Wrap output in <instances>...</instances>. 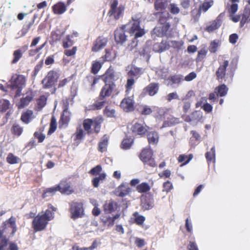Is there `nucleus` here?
<instances>
[{
	"mask_svg": "<svg viewBox=\"0 0 250 250\" xmlns=\"http://www.w3.org/2000/svg\"><path fill=\"white\" fill-rule=\"evenodd\" d=\"M140 18L139 15L133 17L132 26L130 27L129 31L131 39V42L128 45V49L133 53L136 52L138 49V39L142 37L145 34L144 28L140 26Z\"/></svg>",
	"mask_w": 250,
	"mask_h": 250,
	"instance_id": "f257e3e1",
	"label": "nucleus"
},
{
	"mask_svg": "<svg viewBox=\"0 0 250 250\" xmlns=\"http://www.w3.org/2000/svg\"><path fill=\"white\" fill-rule=\"evenodd\" d=\"M49 209H46L42 214H38L34 217L32 222V226L35 232L44 230L49 221L54 218V211H56V208L51 205L48 206Z\"/></svg>",
	"mask_w": 250,
	"mask_h": 250,
	"instance_id": "f03ea898",
	"label": "nucleus"
},
{
	"mask_svg": "<svg viewBox=\"0 0 250 250\" xmlns=\"http://www.w3.org/2000/svg\"><path fill=\"white\" fill-rule=\"evenodd\" d=\"M119 77V74L115 72L111 68L106 71L104 75L101 76V81L104 85L100 92L101 97H109L111 94L116 89V85L114 81L118 80Z\"/></svg>",
	"mask_w": 250,
	"mask_h": 250,
	"instance_id": "7ed1b4c3",
	"label": "nucleus"
},
{
	"mask_svg": "<svg viewBox=\"0 0 250 250\" xmlns=\"http://www.w3.org/2000/svg\"><path fill=\"white\" fill-rule=\"evenodd\" d=\"M8 86L12 90L15 91V97L21 95L22 89L26 83V79L22 75L15 74L12 76Z\"/></svg>",
	"mask_w": 250,
	"mask_h": 250,
	"instance_id": "20e7f679",
	"label": "nucleus"
},
{
	"mask_svg": "<svg viewBox=\"0 0 250 250\" xmlns=\"http://www.w3.org/2000/svg\"><path fill=\"white\" fill-rule=\"evenodd\" d=\"M93 123L94 121L91 119L84 120L83 123L84 130L82 129L81 125H79L76 128V132L74 134V140L75 141H81L84 138L86 134H90L92 132L91 126Z\"/></svg>",
	"mask_w": 250,
	"mask_h": 250,
	"instance_id": "39448f33",
	"label": "nucleus"
},
{
	"mask_svg": "<svg viewBox=\"0 0 250 250\" xmlns=\"http://www.w3.org/2000/svg\"><path fill=\"white\" fill-rule=\"evenodd\" d=\"M60 76L58 71L55 70L49 71L42 81L43 88L47 89L52 87L57 83Z\"/></svg>",
	"mask_w": 250,
	"mask_h": 250,
	"instance_id": "423d86ee",
	"label": "nucleus"
},
{
	"mask_svg": "<svg viewBox=\"0 0 250 250\" xmlns=\"http://www.w3.org/2000/svg\"><path fill=\"white\" fill-rule=\"evenodd\" d=\"M71 217L74 219L81 218L84 214L83 204L81 202L73 201L69 203Z\"/></svg>",
	"mask_w": 250,
	"mask_h": 250,
	"instance_id": "0eeeda50",
	"label": "nucleus"
},
{
	"mask_svg": "<svg viewBox=\"0 0 250 250\" xmlns=\"http://www.w3.org/2000/svg\"><path fill=\"white\" fill-rule=\"evenodd\" d=\"M9 228L12 229L10 236L13 237L15 235V233L17 231L16 220L13 216H11L8 219L3 222L2 225L0 226V229L6 233Z\"/></svg>",
	"mask_w": 250,
	"mask_h": 250,
	"instance_id": "6e6552de",
	"label": "nucleus"
},
{
	"mask_svg": "<svg viewBox=\"0 0 250 250\" xmlns=\"http://www.w3.org/2000/svg\"><path fill=\"white\" fill-rule=\"evenodd\" d=\"M118 2L117 0H113L111 4L110 10L108 13L109 16H113L116 20L123 16L124 12V7L122 5L118 6Z\"/></svg>",
	"mask_w": 250,
	"mask_h": 250,
	"instance_id": "1a4fd4ad",
	"label": "nucleus"
},
{
	"mask_svg": "<svg viewBox=\"0 0 250 250\" xmlns=\"http://www.w3.org/2000/svg\"><path fill=\"white\" fill-rule=\"evenodd\" d=\"M133 17L132 18V21H130L127 25H124L122 28L117 29L115 31V39L117 42L121 44L124 43L126 40V36L125 35V30L127 29L129 30L130 27L132 26Z\"/></svg>",
	"mask_w": 250,
	"mask_h": 250,
	"instance_id": "9d476101",
	"label": "nucleus"
},
{
	"mask_svg": "<svg viewBox=\"0 0 250 250\" xmlns=\"http://www.w3.org/2000/svg\"><path fill=\"white\" fill-rule=\"evenodd\" d=\"M159 22L161 26L154 28L153 31L155 33L157 34L158 36H163L166 34L170 27V24L167 22V18L163 17H160Z\"/></svg>",
	"mask_w": 250,
	"mask_h": 250,
	"instance_id": "9b49d317",
	"label": "nucleus"
},
{
	"mask_svg": "<svg viewBox=\"0 0 250 250\" xmlns=\"http://www.w3.org/2000/svg\"><path fill=\"white\" fill-rule=\"evenodd\" d=\"M57 191L62 194L70 195L74 192V190L70 182L67 180H62L59 184L56 185Z\"/></svg>",
	"mask_w": 250,
	"mask_h": 250,
	"instance_id": "f8f14e48",
	"label": "nucleus"
},
{
	"mask_svg": "<svg viewBox=\"0 0 250 250\" xmlns=\"http://www.w3.org/2000/svg\"><path fill=\"white\" fill-rule=\"evenodd\" d=\"M34 95L32 90H28L25 94L21 99L17 105L19 109H21L28 105L30 103L33 101Z\"/></svg>",
	"mask_w": 250,
	"mask_h": 250,
	"instance_id": "ddd939ff",
	"label": "nucleus"
},
{
	"mask_svg": "<svg viewBox=\"0 0 250 250\" xmlns=\"http://www.w3.org/2000/svg\"><path fill=\"white\" fill-rule=\"evenodd\" d=\"M95 187H98L99 184L103 183L106 177V174L102 171V168L100 165L95 167Z\"/></svg>",
	"mask_w": 250,
	"mask_h": 250,
	"instance_id": "4468645a",
	"label": "nucleus"
},
{
	"mask_svg": "<svg viewBox=\"0 0 250 250\" xmlns=\"http://www.w3.org/2000/svg\"><path fill=\"white\" fill-rule=\"evenodd\" d=\"M67 10V6L62 1H59L52 6V12L55 15H62Z\"/></svg>",
	"mask_w": 250,
	"mask_h": 250,
	"instance_id": "2eb2a0df",
	"label": "nucleus"
},
{
	"mask_svg": "<svg viewBox=\"0 0 250 250\" xmlns=\"http://www.w3.org/2000/svg\"><path fill=\"white\" fill-rule=\"evenodd\" d=\"M121 106L125 112H129L134 109V102L132 98L130 97L124 98L121 103Z\"/></svg>",
	"mask_w": 250,
	"mask_h": 250,
	"instance_id": "dca6fc26",
	"label": "nucleus"
},
{
	"mask_svg": "<svg viewBox=\"0 0 250 250\" xmlns=\"http://www.w3.org/2000/svg\"><path fill=\"white\" fill-rule=\"evenodd\" d=\"M130 188L124 185H120L114 191V194L119 197H123L130 192Z\"/></svg>",
	"mask_w": 250,
	"mask_h": 250,
	"instance_id": "f3484780",
	"label": "nucleus"
},
{
	"mask_svg": "<svg viewBox=\"0 0 250 250\" xmlns=\"http://www.w3.org/2000/svg\"><path fill=\"white\" fill-rule=\"evenodd\" d=\"M229 65V61H225L223 63L220 65L216 72L217 80L223 79L226 75V68Z\"/></svg>",
	"mask_w": 250,
	"mask_h": 250,
	"instance_id": "a211bd4d",
	"label": "nucleus"
},
{
	"mask_svg": "<svg viewBox=\"0 0 250 250\" xmlns=\"http://www.w3.org/2000/svg\"><path fill=\"white\" fill-rule=\"evenodd\" d=\"M148 128V127L146 125H144L139 123H135L132 125L131 130L132 132L142 135L144 134L147 131Z\"/></svg>",
	"mask_w": 250,
	"mask_h": 250,
	"instance_id": "6ab92c4d",
	"label": "nucleus"
},
{
	"mask_svg": "<svg viewBox=\"0 0 250 250\" xmlns=\"http://www.w3.org/2000/svg\"><path fill=\"white\" fill-rule=\"evenodd\" d=\"M142 207L146 210L150 209L154 206V200L150 196H146L142 199Z\"/></svg>",
	"mask_w": 250,
	"mask_h": 250,
	"instance_id": "aec40b11",
	"label": "nucleus"
},
{
	"mask_svg": "<svg viewBox=\"0 0 250 250\" xmlns=\"http://www.w3.org/2000/svg\"><path fill=\"white\" fill-rule=\"evenodd\" d=\"M34 118L33 111L31 110L27 109L21 114V120L24 123L28 124Z\"/></svg>",
	"mask_w": 250,
	"mask_h": 250,
	"instance_id": "412c9836",
	"label": "nucleus"
},
{
	"mask_svg": "<svg viewBox=\"0 0 250 250\" xmlns=\"http://www.w3.org/2000/svg\"><path fill=\"white\" fill-rule=\"evenodd\" d=\"M70 120V113L68 111H63L59 121V127L67 125Z\"/></svg>",
	"mask_w": 250,
	"mask_h": 250,
	"instance_id": "4be33fe9",
	"label": "nucleus"
},
{
	"mask_svg": "<svg viewBox=\"0 0 250 250\" xmlns=\"http://www.w3.org/2000/svg\"><path fill=\"white\" fill-rule=\"evenodd\" d=\"M106 38L103 37H100L97 39L95 43V51H99L104 47L107 43Z\"/></svg>",
	"mask_w": 250,
	"mask_h": 250,
	"instance_id": "5701e85b",
	"label": "nucleus"
},
{
	"mask_svg": "<svg viewBox=\"0 0 250 250\" xmlns=\"http://www.w3.org/2000/svg\"><path fill=\"white\" fill-rule=\"evenodd\" d=\"M159 86L157 83H151L146 87L145 90L150 96L155 95L159 90Z\"/></svg>",
	"mask_w": 250,
	"mask_h": 250,
	"instance_id": "b1692460",
	"label": "nucleus"
},
{
	"mask_svg": "<svg viewBox=\"0 0 250 250\" xmlns=\"http://www.w3.org/2000/svg\"><path fill=\"white\" fill-rule=\"evenodd\" d=\"M23 131V127L19 124H14L11 128V132L12 135L17 137L20 136Z\"/></svg>",
	"mask_w": 250,
	"mask_h": 250,
	"instance_id": "393cba45",
	"label": "nucleus"
},
{
	"mask_svg": "<svg viewBox=\"0 0 250 250\" xmlns=\"http://www.w3.org/2000/svg\"><path fill=\"white\" fill-rule=\"evenodd\" d=\"M108 142V137L106 135H104L101 139L98 146V150L101 152H103L106 149Z\"/></svg>",
	"mask_w": 250,
	"mask_h": 250,
	"instance_id": "a878e982",
	"label": "nucleus"
},
{
	"mask_svg": "<svg viewBox=\"0 0 250 250\" xmlns=\"http://www.w3.org/2000/svg\"><path fill=\"white\" fill-rule=\"evenodd\" d=\"M5 233H6L0 229V250H3L8 244L9 239Z\"/></svg>",
	"mask_w": 250,
	"mask_h": 250,
	"instance_id": "bb28decb",
	"label": "nucleus"
},
{
	"mask_svg": "<svg viewBox=\"0 0 250 250\" xmlns=\"http://www.w3.org/2000/svg\"><path fill=\"white\" fill-rule=\"evenodd\" d=\"M147 139L149 143L156 144L159 141V135L155 131L149 132L147 134Z\"/></svg>",
	"mask_w": 250,
	"mask_h": 250,
	"instance_id": "cd10ccee",
	"label": "nucleus"
},
{
	"mask_svg": "<svg viewBox=\"0 0 250 250\" xmlns=\"http://www.w3.org/2000/svg\"><path fill=\"white\" fill-rule=\"evenodd\" d=\"M246 22H250V7L249 5H247L245 9L240 23L243 25Z\"/></svg>",
	"mask_w": 250,
	"mask_h": 250,
	"instance_id": "c85d7f7f",
	"label": "nucleus"
},
{
	"mask_svg": "<svg viewBox=\"0 0 250 250\" xmlns=\"http://www.w3.org/2000/svg\"><path fill=\"white\" fill-rule=\"evenodd\" d=\"M228 88L227 86L224 84H221L215 89V93H217V96L221 97L225 96L227 95Z\"/></svg>",
	"mask_w": 250,
	"mask_h": 250,
	"instance_id": "c756f323",
	"label": "nucleus"
},
{
	"mask_svg": "<svg viewBox=\"0 0 250 250\" xmlns=\"http://www.w3.org/2000/svg\"><path fill=\"white\" fill-rule=\"evenodd\" d=\"M37 16L34 15L31 21L27 24L24 25L21 29V36H24L29 31L33 25Z\"/></svg>",
	"mask_w": 250,
	"mask_h": 250,
	"instance_id": "7c9ffc66",
	"label": "nucleus"
},
{
	"mask_svg": "<svg viewBox=\"0 0 250 250\" xmlns=\"http://www.w3.org/2000/svg\"><path fill=\"white\" fill-rule=\"evenodd\" d=\"M57 191H58L56 186L51 188H47L44 190L42 194V197L44 199L47 197L52 196L54 195Z\"/></svg>",
	"mask_w": 250,
	"mask_h": 250,
	"instance_id": "2f4dec72",
	"label": "nucleus"
},
{
	"mask_svg": "<svg viewBox=\"0 0 250 250\" xmlns=\"http://www.w3.org/2000/svg\"><path fill=\"white\" fill-rule=\"evenodd\" d=\"M104 208L105 211L112 212L117 209V204L115 202L111 200L105 204Z\"/></svg>",
	"mask_w": 250,
	"mask_h": 250,
	"instance_id": "473e14b6",
	"label": "nucleus"
},
{
	"mask_svg": "<svg viewBox=\"0 0 250 250\" xmlns=\"http://www.w3.org/2000/svg\"><path fill=\"white\" fill-rule=\"evenodd\" d=\"M47 97L43 95L37 100V105L38 110H41L46 104Z\"/></svg>",
	"mask_w": 250,
	"mask_h": 250,
	"instance_id": "72a5a7b5",
	"label": "nucleus"
},
{
	"mask_svg": "<svg viewBox=\"0 0 250 250\" xmlns=\"http://www.w3.org/2000/svg\"><path fill=\"white\" fill-rule=\"evenodd\" d=\"M166 0H156L155 2V8L156 10H163L167 6Z\"/></svg>",
	"mask_w": 250,
	"mask_h": 250,
	"instance_id": "f704fd0d",
	"label": "nucleus"
},
{
	"mask_svg": "<svg viewBox=\"0 0 250 250\" xmlns=\"http://www.w3.org/2000/svg\"><path fill=\"white\" fill-rule=\"evenodd\" d=\"M152 151L148 149H144L141 153V159L144 163L145 160L152 158Z\"/></svg>",
	"mask_w": 250,
	"mask_h": 250,
	"instance_id": "c9c22d12",
	"label": "nucleus"
},
{
	"mask_svg": "<svg viewBox=\"0 0 250 250\" xmlns=\"http://www.w3.org/2000/svg\"><path fill=\"white\" fill-rule=\"evenodd\" d=\"M202 113L198 111H195L193 112L189 117H187L185 119V121L187 122H190L191 121H199L202 118Z\"/></svg>",
	"mask_w": 250,
	"mask_h": 250,
	"instance_id": "e433bc0d",
	"label": "nucleus"
},
{
	"mask_svg": "<svg viewBox=\"0 0 250 250\" xmlns=\"http://www.w3.org/2000/svg\"><path fill=\"white\" fill-rule=\"evenodd\" d=\"M10 102L8 100H0V112H4L9 108Z\"/></svg>",
	"mask_w": 250,
	"mask_h": 250,
	"instance_id": "4c0bfd02",
	"label": "nucleus"
},
{
	"mask_svg": "<svg viewBox=\"0 0 250 250\" xmlns=\"http://www.w3.org/2000/svg\"><path fill=\"white\" fill-rule=\"evenodd\" d=\"M221 24V21L220 20L217 19L215 21H214L211 25L208 26L207 27V31H208V32H211L213 31L214 30L218 28Z\"/></svg>",
	"mask_w": 250,
	"mask_h": 250,
	"instance_id": "58836bf2",
	"label": "nucleus"
},
{
	"mask_svg": "<svg viewBox=\"0 0 250 250\" xmlns=\"http://www.w3.org/2000/svg\"><path fill=\"white\" fill-rule=\"evenodd\" d=\"M20 159L18 157L15 156L13 153H9L6 158L7 162L11 165L16 164L19 162Z\"/></svg>",
	"mask_w": 250,
	"mask_h": 250,
	"instance_id": "ea45409f",
	"label": "nucleus"
},
{
	"mask_svg": "<svg viewBox=\"0 0 250 250\" xmlns=\"http://www.w3.org/2000/svg\"><path fill=\"white\" fill-rule=\"evenodd\" d=\"M72 38V36L68 35H67L66 37L63 40L62 45L64 48H67L73 45L74 42L73 41L71 40Z\"/></svg>",
	"mask_w": 250,
	"mask_h": 250,
	"instance_id": "a19ab883",
	"label": "nucleus"
},
{
	"mask_svg": "<svg viewBox=\"0 0 250 250\" xmlns=\"http://www.w3.org/2000/svg\"><path fill=\"white\" fill-rule=\"evenodd\" d=\"M13 59L11 62L12 64L17 63L22 56V50L21 49H17L13 52Z\"/></svg>",
	"mask_w": 250,
	"mask_h": 250,
	"instance_id": "79ce46f5",
	"label": "nucleus"
},
{
	"mask_svg": "<svg viewBox=\"0 0 250 250\" xmlns=\"http://www.w3.org/2000/svg\"><path fill=\"white\" fill-rule=\"evenodd\" d=\"M57 128V122L56 119L54 116H52L51 119L49 129L48 131L47 134L51 135L54 133Z\"/></svg>",
	"mask_w": 250,
	"mask_h": 250,
	"instance_id": "37998d69",
	"label": "nucleus"
},
{
	"mask_svg": "<svg viewBox=\"0 0 250 250\" xmlns=\"http://www.w3.org/2000/svg\"><path fill=\"white\" fill-rule=\"evenodd\" d=\"M150 189V186L146 183H142L137 187V191L140 193L146 192L148 191Z\"/></svg>",
	"mask_w": 250,
	"mask_h": 250,
	"instance_id": "c03bdc74",
	"label": "nucleus"
},
{
	"mask_svg": "<svg viewBox=\"0 0 250 250\" xmlns=\"http://www.w3.org/2000/svg\"><path fill=\"white\" fill-rule=\"evenodd\" d=\"M166 49V43L162 42L161 43H156L153 46V49L155 52H163Z\"/></svg>",
	"mask_w": 250,
	"mask_h": 250,
	"instance_id": "a18cd8bd",
	"label": "nucleus"
},
{
	"mask_svg": "<svg viewBox=\"0 0 250 250\" xmlns=\"http://www.w3.org/2000/svg\"><path fill=\"white\" fill-rule=\"evenodd\" d=\"M103 121L102 116H100L95 119V132L98 133L100 131L101 128V125Z\"/></svg>",
	"mask_w": 250,
	"mask_h": 250,
	"instance_id": "49530a36",
	"label": "nucleus"
},
{
	"mask_svg": "<svg viewBox=\"0 0 250 250\" xmlns=\"http://www.w3.org/2000/svg\"><path fill=\"white\" fill-rule=\"evenodd\" d=\"M100 97L101 98V101H97L95 103V109H100L102 107H103L106 104H107L106 101L104 99L105 97H101L100 95Z\"/></svg>",
	"mask_w": 250,
	"mask_h": 250,
	"instance_id": "de8ad7c7",
	"label": "nucleus"
},
{
	"mask_svg": "<svg viewBox=\"0 0 250 250\" xmlns=\"http://www.w3.org/2000/svg\"><path fill=\"white\" fill-rule=\"evenodd\" d=\"M45 42L42 44V45L39 46L36 49H30L28 51V55L30 57H33L36 55L39 52H40L45 46Z\"/></svg>",
	"mask_w": 250,
	"mask_h": 250,
	"instance_id": "09e8293b",
	"label": "nucleus"
},
{
	"mask_svg": "<svg viewBox=\"0 0 250 250\" xmlns=\"http://www.w3.org/2000/svg\"><path fill=\"white\" fill-rule=\"evenodd\" d=\"M215 156V147L213 146L211 148L210 152H208L206 153V157L208 161H211L212 158L213 159V161H214Z\"/></svg>",
	"mask_w": 250,
	"mask_h": 250,
	"instance_id": "8fccbe9b",
	"label": "nucleus"
},
{
	"mask_svg": "<svg viewBox=\"0 0 250 250\" xmlns=\"http://www.w3.org/2000/svg\"><path fill=\"white\" fill-rule=\"evenodd\" d=\"M132 140L131 139H126L123 141L121 147L123 149H127L130 148L132 143Z\"/></svg>",
	"mask_w": 250,
	"mask_h": 250,
	"instance_id": "3c124183",
	"label": "nucleus"
},
{
	"mask_svg": "<svg viewBox=\"0 0 250 250\" xmlns=\"http://www.w3.org/2000/svg\"><path fill=\"white\" fill-rule=\"evenodd\" d=\"M213 1L212 0H210L207 2H205L200 7V10H202L204 12H206L211 6L213 5Z\"/></svg>",
	"mask_w": 250,
	"mask_h": 250,
	"instance_id": "603ef678",
	"label": "nucleus"
},
{
	"mask_svg": "<svg viewBox=\"0 0 250 250\" xmlns=\"http://www.w3.org/2000/svg\"><path fill=\"white\" fill-rule=\"evenodd\" d=\"M105 60L104 57H102V59H100L99 61H97L95 62V75L98 73L99 70L102 67V64L104 62Z\"/></svg>",
	"mask_w": 250,
	"mask_h": 250,
	"instance_id": "864d4df0",
	"label": "nucleus"
},
{
	"mask_svg": "<svg viewBox=\"0 0 250 250\" xmlns=\"http://www.w3.org/2000/svg\"><path fill=\"white\" fill-rule=\"evenodd\" d=\"M62 34L58 33L56 31H53L51 33V39L54 42H57L61 40Z\"/></svg>",
	"mask_w": 250,
	"mask_h": 250,
	"instance_id": "5fc2aeb1",
	"label": "nucleus"
},
{
	"mask_svg": "<svg viewBox=\"0 0 250 250\" xmlns=\"http://www.w3.org/2000/svg\"><path fill=\"white\" fill-rule=\"evenodd\" d=\"M72 79V77H69L60 81L58 85V88H60L64 87L68 82L71 81Z\"/></svg>",
	"mask_w": 250,
	"mask_h": 250,
	"instance_id": "6e6d98bb",
	"label": "nucleus"
},
{
	"mask_svg": "<svg viewBox=\"0 0 250 250\" xmlns=\"http://www.w3.org/2000/svg\"><path fill=\"white\" fill-rule=\"evenodd\" d=\"M77 50V47L74 46L71 49H66L64 51V53L65 55L67 57H70L74 55Z\"/></svg>",
	"mask_w": 250,
	"mask_h": 250,
	"instance_id": "4d7b16f0",
	"label": "nucleus"
},
{
	"mask_svg": "<svg viewBox=\"0 0 250 250\" xmlns=\"http://www.w3.org/2000/svg\"><path fill=\"white\" fill-rule=\"evenodd\" d=\"M133 215L135 217L136 223L138 225H142L145 220V217L143 216H139L137 212L134 213Z\"/></svg>",
	"mask_w": 250,
	"mask_h": 250,
	"instance_id": "13d9d810",
	"label": "nucleus"
},
{
	"mask_svg": "<svg viewBox=\"0 0 250 250\" xmlns=\"http://www.w3.org/2000/svg\"><path fill=\"white\" fill-rule=\"evenodd\" d=\"M34 136L35 138L38 139V142L40 143H42L45 138L44 134L37 131L34 133Z\"/></svg>",
	"mask_w": 250,
	"mask_h": 250,
	"instance_id": "bf43d9fd",
	"label": "nucleus"
},
{
	"mask_svg": "<svg viewBox=\"0 0 250 250\" xmlns=\"http://www.w3.org/2000/svg\"><path fill=\"white\" fill-rule=\"evenodd\" d=\"M135 83L134 80L132 78L128 79L127 81L126 85V92L127 94L128 93L129 91L132 88L133 85Z\"/></svg>",
	"mask_w": 250,
	"mask_h": 250,
	"instance_id": "052dcab7",
	"label": "nucleus"
},
{
	"mask_svg": "<svg viewBox=\"0 0 250 250\" xmlns=\"http://www.w3.org/2000/svg\"><path fill=\"white\" fill-rule=\"evenodd\" d=\"M207 51L205 49H202L198 52V56L196 58L197 62L201 61L206 56Z\"/></svg>",
	"mask_w": 250,
	"mask_h": 250,
	"instance_id": "680f3d73",
	"label": "nucleus"
},
{
	"mask_svg": "<svg viewBox=\"0 0 250 250\" xmlns=\"http://www.w3.org/2000/svg\"><path fill=\"white\" fill-rule=\"evenodd\" d=\"M169 8L171 13L173 14H177L180 11V9L177 5L173 3L170 4Z\"/></svg>",
	"mask_w": 250,
	"mask_h": 250,
	"instance_id": "e2e57ef3",
	"label": "nucleus"
},
{
	"mask_svg": "<svg viewBox=\"0 0 250 250\" xmlns=\"http://www.w3.org/2000/svg\"><path fill=\"white\" fill-rule=\"evenodd\" d=\"M104 114L108 117H112L114 116L115 111L113 109H110L106 106L105 109L104 110Z\"/></svg>",
	"mask_w": 250,
	"mask_h": 250,
	"instance_id": "0e129e2a",
	"label": "nucleus"
},
{
	"mask_svg": "<svg viewBox=\"0 0 250 250\" xmlns=\"http://www.w3.org/2000/svg\"><path fill=\"white\" fill-rule=\"evenodd\" d=\"M219 46L218 42H216L215 41H213L211 42L210 45L209 47L210 51L213 53H214L216 51L217 48Z\"/></svg>",
	"mask_w": 250,
	"mask_h": 250,
	"instance_id": "69168bd1",
	"label": "nucleus"
},
{
	"mask_svg": "<svg viewBox=\"0 0 250 250\" xmlns=\"http://www.w3.org/2000/svg\"><path fill=\"white\" fill-rule=\"evenodd\" d=\"M163 187V191L168 192L172 189V185L170 182L167 181V182L164 183Z\"/></svg>",
	"mask_w": 250,
	"mask_h": 250,
	"instance_id": "338daca9",
	"label": "nucleus"
},
{
	"mask_svg": "<svg viewBox=\"0 0 250 250\" xmlns=\"http://www.w3.org/2000/svg\"><path fill=\"white\" fill-rule=\"evenodd\" d=\"M9 247L8 250H19V248L18 245L14 242H8Z\"/></svg>",
	"mask_w": 250,
	"mask_h": 250,
	"instance_id": "774afa93",
	"label": "nucleus"
}]
</instances>
